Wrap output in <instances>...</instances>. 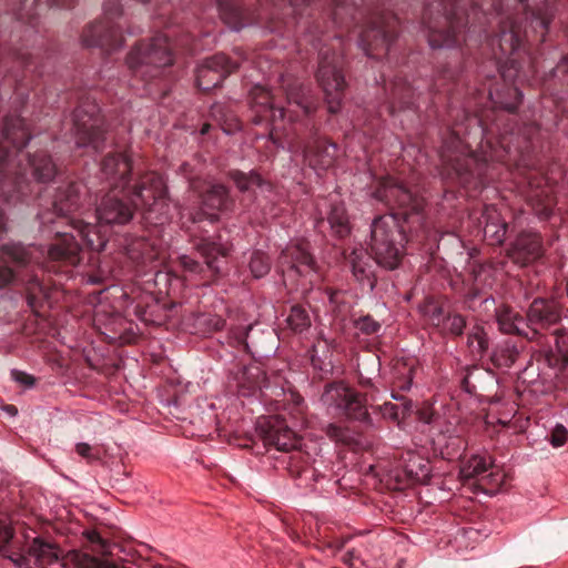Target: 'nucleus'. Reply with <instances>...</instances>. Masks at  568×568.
Wrapping results in <instances>:
<instances>
[{"mask_svg":"<svg viewBox=\"0 0 568 568\" xmlns=\"http://www.w3.org/2000/svg\"><path fill=\"white\" fill-rule=\"evenodd\" d=\"M180 261L182 266L190 272H196L199 270V263L187 255H182Z\"/></svg>","mask_w":568,"mask_h":568,"instance_id":"53","label":"nucleus"},{"mask_svg":"<svg viewBox=\"0 0 568 568\" xmlns=\"http://www.w3.org/2000/svg\"><path fill=\"white\" fill-rule=\"evenodd\" d=\"M221 16L233 31H240L245 27L244 11L234 2L221 6Z\"/></svg>","mask_w":568,"mask_h":568,"instance_id":"34","label":"nucleus"},{"mask_svg":"<svg viewBox=\"0 0 568 568\" xmlns=\"http://www.w3.org/2000/svg\"><path fill=\"white\" fill-rule=\"evenodd\" d=\"M271 270V258L262 251H255L251 255V275L260 278Z\"/></svg>","mask_w":568,"mask_h":568,"instance_id":"37","label":"nucleus"},{"mask_svg":"<svg viewBox=\"0 0 568 568\" xmlns=\"http://www.w3.org/2000/svg\"><path fill=\"white\" fill-rule=\"evenodd\" d=\"M233 179L240 190L245 191L248 189V179L245 174L235 172L233 173Z\"/></svg>","mask_w":568,"mask_h":568,"instance_id":"55","label":"nucleus"},{"mask_svg":"<svg viewBox=\"0 0 568 568\" xmlns=\"http://www.w3.org/2000/svg\"><path fill=\"white\" fill-rule=\"evenodd\" d=\"M385 90L389 94V111L409 108L413 104L415 88L406 79L396 75L389 84L385 83Z\"/></svg>","mask_w":568,"mask_h":568,"instance_id":"21","label":"nucleus"},{"mask_svg":"<svg viewBox=\"0 0 568 568\" xmlns=\"http://www.w3.org/2000/svg\"><path fill=\"white\" fill-rule=\"evenodd\" d=\"M226 134H233L235 131L231 128H224L223 129Z\"/></svg>","mask_w":568,"mask_h":568,"instance_id":"63","label":"nucleus"},{"mask_svg":"<svg viewBox=\"0 0 568 568\" xmlns=\"http://www.w3.org/2000/svg\"><path fill=\"white\" fill-rule=\"evenodd\" d=\"M84 536L90 542L100 545L102 552L108 551L109 546H108L106 541L104 539H102V537L100 536V534L98 531L87 530V531H84Z\"/></svg>","mask_w":568,"mask_h":568,"instance_id":"49","label":"nucleus"},{"mask_svg":"<svg viewBox=\"0 0 568 568\" xmlns=\"http://www.w3.org/2000/svg\"><path fill=\"white\" fill-rule=\"evenodd\" d=\"M129 62L132 68H138L142 64L162 68L171 64L172 54L166 37L158 36L148 45L139 47L135 52L130 54Z\"/></svg>","mask_w":568,"mask_h":568,"instance_id":"14","label":"nucleus"},{"mask_svg":"<svg viewBox=\"0 0 568 568\" xmlns=\"http://www.w3.org/2000/svg\"><path fill=\"white\" fill-rule=\"evenodd\" d=\"M287 323L290 327L295 332H303L311 326V320L306 310L300 305H294L291 307Z\"/></svg>","mask_w":568,"mask_h":568,"instance_id":"36","label":"nucleus"},{"mask_svg":"<svg viewBox=\"0 0 568 568\" xmlns=\"http://www.w3.org/2000/svg\"><path fill=\"white\" fill-rule=\"evenodd\" d=\"M131 171V162L124 154L105 158L102 164V173L111 181L112 190L101 200L97 207L99 225L84 224L68 217L78 204V186L69 185L52 203L53 211L39 213L41 225L48 232L55 233V242L48 248L51 260H65L71 264L78 262L81 250L80 240L91 250L102 251L106 245V236L102 231L105 225L125 224L133 217V209L123 202L122 196H128V174Z\"/></svg>","mask_w":568,"mask_h":568,"instance_id":"3","label":"nucleus"},{"mask_svg":"<svg viewBox=\"0 0 568 568\" xmlns=\"http://www.w3.org/2000/svg\"><path fill=\"white\" fill-rule=\"evenodd\" d=\"M260 95L263 99V101L261 102L262 104H270V106L272 109V116L274 119H276V118H280V119L288 118L290 121H295L296 120L297 115H295L294 111L291 110L290 108L285 109L283 106H278V108L274 106L273 98H272V95H271V93L268 91L264 90L261 87L251 88V101L255 100Z\"/></svg>","mask_w":568,"mask_h":568,"instance_id":"30","label":"nucleus"},{"mask_svg":"<svg viewBox=\"0 0 568 568\" xmlns=\"http://www.w3.org/2000/svg\"><path fill=\"white\" fill-rule=\"evenodd\" d=\"M459 74L460 70L458 68L443 67L434 78L432 91L434 93H450L453 87L458 82Z\"/></svg>","mask_w":568,"mask_h":568,"instance_id":"28","label":"nucleus"},{"mask_svg":"<svg viewBox=\"0 0 568 568\" xmlns=\"http://www.w3.org/2000/svg\"><path fill=\"white\" fill-rule=\"evenodd\" d=\"M419 417L423 422L429 424L432 422V414L426 410H420Z\"/></svg>","mask_w":568,"mask_h":568,"instance_id":"61","label":"nucleus"},{"mask_svg":"<svg viewBox=\"0 0 568 568\" xmlns=\"http://www.w3.org/2000/svg\"><path fill=\"white\" fill-rule=\"evenodd\" d=\"M82 109H78L74 112V126H75V144L80 148L92 145L98 149L101 140V132L97 129V120L92 115H88V119L82 115Z\"/></svg>","mask_w":568,"mask_h":568,"instance_id":"20","label":"nucleus"},{"mask_svg":"<svg viewBox=\"0 0 568 568\" xmlns=\"http://www.w3.org/2000/svg\"><path fill=\"white\" fill-rule=\"evenodd\" d=\"M3 139L6 143L12 144L16 149L24 148L31 136L29 135L22 119L17 118L7 121L3 129Z\"/></svg>","mask_w":568,"mask_h":568,"instance_id":"25","label":"nucleus"},{"mask_svg":"<svg viewBox=\"0 0 568 568\" xmlns=\"http://www.w3.org/2000/svg\"><path fill=\"white\" fill-rule=\"evenodd\" d=\"M425 314L428 316L429 322L434 326L443 325L446 320V316L444 315V310L442 308V306H439L435 303H429L425 307Z\"/></svg>","mask_w":568,"mask_h":568,"instance_id":"45","label":"nucleus"},{"mask_svg":"<svg viewBox=\"0 0 568 568\" xmlns=\"http://www.w3.org/2000/svg\"><path fill=\"white\" fill-rule=\"evenodd\" d=\"M467 344L473 354L483 356L489 348V339L485 328L475 324L467 336Z\"/></svg>","mask_w":568,"mask_h":568,"instance_id":"29","label":"nucleus"},{"mask_svg":"<svg viewBox=\"0 0 568 568\" xmlns=\"http://www.w3.org/2000/svg\"><path fill=\"white\" fill-rule=\"evenodd\" d=\"M359 384L366 388L365 394L353 389L344 382H332L325 385L321 402L336 414L345 415L348 419L362 425L371 426L372 417L367 410V403L377 399L378 392L371 378L359 377Z\"/></svg>","mask_w":568,"mask_h":568,"instance_id":"8","label":"nucleus"},{"mask_svg":"<svg viewBox=\"0 0 568 568\" xmlns=\"http://www.w3.org/2000/svg\"><path fill=\"white\" fill-rule=\"evenodd\" d=\"M337 156V145L325 139H316L305 149V158L314 169L326 170L333 165Z\"/></svg>","mask_w":568,"mask_h":568,"instance_id":"18","label":"nucleus"},{"mask_svg":"<svg viewBox=\"0 0 568 568\" xmlns=\"http://www.w3.org/2000/svg\"><path fill=\"white\" fill-rule=\"evenodd\" d=\"M11 374H12L13 378L20 384H23L26 386H32L34 384L33 377L26 373H22L19 371H12Z\"/></svg>","mask_w":568,"mask_h":568,"instance_id":"52","label":"nucleus"},{"mask_svg":"<svg viewBox=\"0 0 568 568\" xmlns=\"http://www.w3.org/2000/svg\"><path fill=\"white\" fill-rule=\"evenodd\" d=\"M75 452L83 458L91 459L93 457L92 455V447L87 443H78L75 446Z\"/></svg>","mask_w":568,"mask_h":568,"instance_id":"54","label":"nucleus"},{"mask_svg":"<svg viewBox=\"0 0 568 568\" xmlns=\"http://www.w3.org/2000/svg\"><path fill=\"white\" fill-rule=\"evenodd\" d=\"M519 352L515 343L506 341L494 348L490 359L498 368H509L517 361Z\"/></svg>","mask_w":568,"mask_h":568,"instance_id":"26","label":"nucleus"},{"mask_svg":"<svg viewBox=\"0 0 568 568\" xmlns=\"http://www.w3.org/2000/svg\"><path fill=\"white\" fill-rule=\"evenodd\" d=\"M191 187L194 193H197V199L201 204L196 212H189L192 221H215L219 213L226 205L227 194L225 187L221 184H214L206 181L192 182Z\"/></svg>","mask_w":568,"mask_h":568,"instance_id":"10","label":"nucleus"},{"mask_svg":"<svg viewBox=\"0 0 568 568\" xmlns=\"http://www.w3.org/2000/svg\"><path fill=\"white\" fill-rule=\"evenodd\" d=\"M67 555L68 552L62 555V551L55 544L41 537H34L28 547L27 555L9 556V559L17 568H44V566L52 565L59 560L65 567L64 557Z\"/></svg>","mask_w":568,"mask_h":568,"instance_id":"12","label":"nucleus"},{"mask_svg":"<svg viewBox=\"0 0 568 568\" xmlns=\"http://www.w3.org/2000/svg\"><path fill=\"white\" fill-rule=\"evenodd\" d=\"M491 226H493V225H489V224H487V225L485 226V233H486V234H488V233L491 231Z\"/></svg>","mask_w":568,"mask_h":568,"instance_id":"64","label":"nucleus"},{"mask_svg":"<svg viewBox=\"0 0 568 568\" xmlns=\"http://www.w3.org/2000/svg\"><path fill=\"white\" fill-rule=\"evenodd\" d=\"M467 129L468 125L456 124L447 130L439 155L449 179L466 190H477L483 184L489 159L479 158L471 151Z\"/></svg>","mask_w":568,"mask_h":568,"instance_id":"5","label":"nucleus"},{"mask_svg":"<svg viewBox=\"0 0 568 568\" xmlns=\"http://www.w3.org/2000/svg\"><path fill=\"white\" fill-rule=\"evenodd\" d=\"M278 263L285 282L302 276L308 277V283L313 284L320 277L314 257L302 245L287 246L282 252Z\"/></svg>","mask_w":568,"mask_h":568,"instance_id":"11","label":"nucleus"},{"mask_svg":"<svg viewBox=\"0 0 568 568\" xmlns=\"http://www.w3.org/2000/svg\"><path fill=\"white\" fill-rule=\"evenodd\" d=\"M130 194L134 209L141 211L145 222L159 225L169 217L170 204L162 176L145 174Z\"/></svg>","mask_w":568,"mask_h":568,"instance_id":"9","label":"nucleus"},{"mask_svg":"<svg viewBox=\"0 0 568 568\" xmlns=\"http://www.w3.org/2000/svg\"><path fill=\"white\" fill-rule=\"evenodd\" d=\"M311 4V0H290L287 4L284 6L285 10L292 13L287 20L284 21V27L291 29L292 27L298 23L297 17L303 16L304 8Z\"/></svg>","mask_w":568,"mask_h":568,"instance_id":"39","label":"nucleus"},{"mask_svg":"<svg viewBox=\"0 0 568 568\" xmlns=\"http://www.w3.org/2000/svg\"><path fill=\"white\" fill-rule=\"evenodd\" d=\"M544 254L545 247L541 235L531 231L520 232L508 248L509 258L520 266L537 262Z\"/></svg>","mask_w":568,"mask_h":568,"instance_id":"13","label":"nucleus"},{"mask_svg":"<svg viewBox=\"0 0 568 568\" xmlns=\"http://www.w3.org/2000/svg\"><path fill=\"white\" fill-rule=\"evenodd\" d=\"M31 166L33 171V175L38 182H48L53 179L55 175V166L52 163L51 159L47 156L32 159Z\"/></svg>","mask_w":568,"mask_h":568,"instance_id":"35","label":"nucleus"},{"mask_svg":"<svg viewBox=\"0 0 568 568\" xmlns=\"http://www.w3.org/2000/svg\"><path fill=\"white\" fill-rule=\"evenodd\" d=\"M408 375L407 376H404L402 378H398L397 382H396V385L399 389L402 390H408L412 386V368H408Z\"/></svg>","mask_w":568,"mask_h":568,"instance_id":"56","label":"nucleus"},{"mask_svg":"<svg viewBox=\"0 0 568 568\" xmlns=\"http://www.w3.org/2000/svg\"><path fill=\"white\" fill-rule=\"evenodd\" d=\"M13 536L12 529L7 519L0 515V540L9 541Z\"/></svg>","mask_w":568,"mask_h":568,"instance_id":"50","label":"nucleus"},{"mask_svg":"<svg viewBox=\"0 0 568 568\" xmlns=\"http://www.w3.org/2000/svg\"><path fill=\"white\" fill-rule=\"evenodd\" d=\"M9 416H16L18 414V409L13 405H4L2 408Z\"/></svg>","mask_w":568,"mask_h":568,"instance_id":"60","label":"nucleus"},{"mask_svg":"<svg viewBox=\"0 0 568 568\" xmlns=\"http://www.w3.org/2000/svg\"><path fill=\"white\" fill-rule=\"evenodd\" d=\"M556 11L552 0H534V4L528 0H436L425 6L422 23L433 49H457L465 57L462 45L469 47L476 21L483 27V20L491 23V17L498 32L488 39V45L507 80L519 77L524 68L520 59L528 54L526 42L546 40Z\"/></svg>","mask_w":568,"mask_h":568,"instance_id":"1","label":"nucleus"},{"mask_svg":"<svg viewBox=\"0 0 568 568\" xmlns=\"http://www.w3.org/2000/svg\"><path fill=\"white\" fill-rule=\"evenodd\" d=\"M329 24L341 31L329 37L316 24L307 29L303 40L318 49V65L315 73L328 112L339 111L346 81L344 75V57L334 43L342 44L343 31L359 28L358 42L367 57L379 59L386 55L399 32L398 18L379 7V0H325Z\"/></svg>","mask_w":568,"mask_h":568,"instance_id":"2","label":"nucleus"},{"mask_svg":"<svg viewBox=\"0 0 568 568\" xmlns=\"http://www.w3.org/2000/svg\"><path fill=\"white\" fill-rule=\"evenodd\" d=\"M121 37L119 27L95 23L90 26L82 36V41L88 47H106L110 49L119 47L121 43L116 41Z\"/></svg>","mask_w":568,"mask_h":568,"instance_id":"19","label":"nucleus"},{"mask_svg":"<svg viewBox=\"0 0 568 568\" xmlns=\"http://www.w3.org/2000/svg\"><path fill=\"white\" fill-rule=\"evenodd\" d=\"M282 87L286 94L288 105H296L301 111L308 115L315 111V105L307 95L308 89L297 79L283 80Z\"/></svg>","mask_w":568,"mask_h":568,"instance_id":"22","label":"nucleus"},{"mask_svg":"<svg viewBox=\"0 0 568 568\" xmlns=\"http://www.w3.org/2000/svg\"><path fill=\"white\" fill-rule=\"evenodd\" d=\"M251 395L253 394V388L256 386L260 389L268 387V378L266 376L265 371L260 366L253 365V354L251 353Z\"/></svg>","mask_w":568,"mask_h":568,"instance_id":"42","label":"nucleus"},{"mask_svg":"<svg viewBox=\"0 0 568 568\" xmlns=\"http://www.w3.org/2000/svg\"><path fill=\"white\" fill-rule=\"evenodd\" d=\"M256 433L265 447H274L282 454L283 463L293 476L307 471L312 457L303 449V438L277 416L262 417L256 423Z\"/></svg>","mask_w":568,"mask_h":568,"instance_id":"7","label":"nucleus"},{"mask_svg":"<svg viewBox=\"0 0 568 568\" xmlns=\"http://www.w3.org/2000/svg\"><path fill=\"white\" fill-rule=\"evenodd\" d=\"M376 555L377 548L371 540L358 539L346 550L343 560L349 566H354L356 562L366 565Z\"/></svg>","mask_w":568,"mask_h":568,"instance_id":"24","label":"nucleus"},{"mask_svg":"<svg viewBox=\"0 0 568 568\" xmlns=\"http://www.w3.org/2000/svg\"><path fill=\"white\" fill-rule=\"evenodd\" d=\"M369 261L371 257L367 256L362 250H354L348 256V263L352 267L353 275L357 281H364L365 278H369L371 270H369Z\"/></svg>","mask_w":568,"mask_h":568,"instance_id":"33","label":"nucleus"},{"mask_svg":"<svg viewBox=\"0 0 568 568\" xmlns=\"http://www.w3.org/2000/svg\"><path fill=\"white\" fill-rule=\"evenodd\" d=\"M443 326L452 335L460 336L466 327V318L460 314L449 313L446 315Z\"/></svg>","mask_w":568,"mask_h":568,"instance_id":"41","label":"nucleus"},{"mask_svg":"<svg viewBox=\"0 0 568 568\" xmlns=\"http://www.w3.org/2000/svg\"><path fill=\"white\" fill-rule=\"evenodd\" d=\"M230 71L231 65L224 54L213 55L199 65L196 84L201 90L207 91L220 85Z\"/></svg>","mask_w":568,"mask_h":568,"instance_id":"16","label":"nucleus"},{"mask_svg":"<svg viewBox=\"0 0 568 568\" xmlns=\"http://www.w3.org/2000/svg\"><path fill=\"white\" fill-rule=\"evenodd\" d=\"M327 222L338 237H345L349 233L348 217L343 205H333Z\"/></svg>","mask_w":568,"mask_h":568,"instance_id":"32","label":"nucleus"},{"mask_svg":"<svg viewBox=\"0 0 568 568\" xmlns=\"http://www.w3.org/2000/svg\"><path fill=\"white\" fill-rule=\"evenodd\" d=\"M496 322L498 328L504 334H513L525 337L528 341H538L541 334L537 328L531 329V334L527 328V320L517 311L507 305H501L496 308Z\"/></svg>","mask_w":568,"mask_h":568,"instance_id":"17","label":"nucleus"},{"mask_svg":"<svg viewBox=\"0 0 568 568\" xmlns=\"http://www.w3.org/2000/svg\"><path fill=\"white\" fill-rule=\"evenodd\" d=\"M4 229V219L2 213L0 212V232Z\"/></svg>","mask_w":568,"mask_h":568,"instance_id":"62","label":"nucleus"},{"mask_svg":"<svg viewBox=\"0 0 568 568\" xmlns=\"http://www.w3.org/2000/svg\"><path fill=\"white\" fill-rule=\"evenodd\" d=\"M13 280V272L7 267L0 265V290L8 285Z\"/></svg>","mask_w":568,"mask_h":568,"instance_id":"51","label":"nucleus"},{"mask_svg":"<svg viewBox=\"0 0 568 568\" xmlns=\"http://www.w3.org/2000/svg\"><path fill=\"white\" fill-rule=\"evenodd\" d=\"M4 253L8 257L13 260L14 262L19 264H26L33 260L32 256V250L33 248H26L24 246L20 244H11L6 245L3 247Z\"/></svg>","mask_w":568,"mask_h":568,"instance_id":"40","label":"nucleus"},{"mask_svg":"<svg viewBox=\"0 0 568 568\" xmlns=\"http://www.w3.org/2000/svg\"><path fill=\"white\" fill-rule=\"evenodd\" d=\"M516 95L517 103L505 104L507 113H500L490 125H486L484 120L476 116H466L468 123L474 122L478 134L491 143L496 139L497 143L507 152L528 153L535 138L539 133V126L535 122H524L519 124L514 114L517 104L521 101V93L518 89H511Z\"/></svg>","mask_w":568,"mask_h":568,"instance_id":"6","label":"nucleus"},{"mask_svg":"<svg viewBox=\"0 0 568 568\" xmlns=\"http://www.w3.org/2000/svg\"><path fill=\"white\" fill-rule=\"evenodd\" d=\"M567 438L568 430L561 424L556 425L549 435V442L554 447L562 446L567 442Z\"/></svg>","mask_w":568,"mask_h":568,"instance_id":"46","label":"nucleus"},{"mask_svg":"<svg viewBox=\"0 0 568 568\" xmlns=\"http://www.w3.org/2000/svg\"><path fill=\"white\" fill-rule=\"evenodd\" d=\"M488 468L489 464L485 457L471 456L460 468V478L464 481L471 479L485 480L487 477L495 476L493 473L485 475Z\"/></svg>","mask_w":568,"mask_h":568,"instance_id":"27","label":"nucleus"},{"mask_svg":"<svg viewBox=\"0 0 568 568\" xmlns=\"http://www.w3.org/2000/svg\"><path fill=\"white\" fill-rule=\"evenodd\" d=\"M507 232V225L504 223L498 230L494 231L497 242H501L505 239Z\"/></svg>","mask_w":568,"mask_h":568,"instance_id":"59","label":"nucleus"},{"mask_svg":"<svg viewBox=\"0 0 568 568\" xmlns=\"http://www.w3.org/2000/svg\"><path fill=\"white\" fill-rule=\"evenodd\" d=\"M354 325L361 333L366 335L376 334L382 327L381 323L375 321L371 315L358 317L354 322Z\"/></svg>","mask_w":568,"mask_h":568,"instance_id":"43","label":"nucleus"},{"mask_svg":"<svg viewBox=\"0 0 568 568\" xmlns=\"http://www.w3.org/2000/svg\"><path fill=\"white\" fill-rule=\"evenodd\" d=\"M197 250L201 253V255L205 258L207 266L211 268H217V266H215L214 264L215 258L219 255L225 254L224 248L209 241H203L202 243L197 244Z\"/></svg>","mask_w":568,"mask_h":568,"instance_id":"38","label":"nucleus"},{"mask_svg":"<svg viewBox=\"0 0 568 568\" xmlns=\"http://www.w3.org/2000/svg\"><path fill=\"white\" fill-rule=\"evenodd\" d=\"M537 213L544 220L549 219L552 214V202L548 200L546 204H544L540 209H537Z\"/></svg>","mask_w":568,"mask_h":568,"instance_id":"57","label":"nucleus"},{"mask_svg":"<svg viewBox=\"0 0 568 568\" xmlns=\"http://www.w3.org/2000/svg\"><path fill=\"white\" fill-rule=\"evenodd\" d=\"M251 189L254 186V197L257 199L260 194L264 192L273 193V186L270 182H266L262 179V176L254 171L251 170Z\"/></svg>","mask_w":568,"mask_h":568,"instance_id":"44","label":"nucleus"},{"mask_svg":"<svg viewBox=\"0 0 568 568\" xmlns=\"http://www.w3.org/2000/svg\"><path fill=\"white\" fill-rule=\"evenodd\" d=\"M554 77L568 87V54L554 69Z\"/></svg>","mask_w":568,"mask_h":568,"instance_id":"47","label":"nucleus"},{"mask_svg":"<svg viewBox=\"0 0 568 568\" xmlns=\"http://www.w3.org/2000/svg\"><path fill=\"white\" fill-rule=\"evenodd\" d=\"M561 318V310L557 302L546 298H535L529 305L526 314L527 328L546 329L557 324ZM540 334V332H538Z\"/></svg>","mask_w":568,"mask_h":568,"instance_id":"15","label":"nucleus"},{"mask_svg":"<svg viewBox=\"0 0 568 568\" xmlns=\"http://www.w3.org/2000/svg\"><path fill=\"white\" fill-rule=\"evenodd\" d=\"M384 414H389V416L393 419H397L398 418V407L396 405L390 404V403H386L385 404V412H384Z\"/></svg>","mask_w":568,"mask_h":568,"instance_id":"58","label":"nucleus"},{"mask_svg":"<svg viewBox=\"0 0 568 568\" xmlns=\"http://www.w3.org/2000/svg\"><path fill=\"white\" fill-rule=\"evenodd\" d=\"M404 473L410 484L423 483L429 475V467L418 456L410 455L408 464L404 466Z\"/></svg>","mask_w":568,"mask_h":568,"instance_id":"31","label":"nucleus"},{"mask_svg":"<svg viewBox=\"0 0 568 568\" xmlns=\"http://www.w3.org/2000/svg\"><path fill=\"white\" fill-rule=\"evenodd\" d=\"M377 200L392 211L377 216L371 226V253L375 262L395 270L402 260L406 232L418 233L424 227V200L395 178H385L375 191Z\"/></svg>","mask_w":568,"mask_h":568,"instance_id":"4","label":"nucleus"},{"mask_svg":"<svg viewBox=\"0 0 568 568\" xmlns=\"http://www.w3.org/2000/svg\"><path fill=\"white\" fill-rule=\"evenodd\" d=\"M555 335V351L545 353V362L549 367L564 372L568 367V333L557 329Z\"/></svg>","mask_w":568,"mask_h":568,"instance_id":"23","label":"nucleus"},{"mask_svg":"<svg viewBox=\"0 0 568 568\" xmlns=\"http://www.w3.org/2000/svg\"><path fill=\"white\" fill-rule=\"evenodd\" d=\"M326 435L336 442H345L346 440V432L344 428L336 424H328L325 428Z\"/></svg>","mask_w":568,"mask_h":568,"instance_id":"48","label":"nucleus"}]
</instances>
